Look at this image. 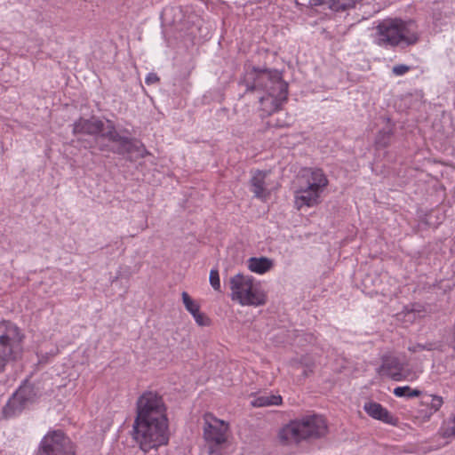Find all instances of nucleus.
Listing matches in <instances>:
<instances>
[{
	"label": "nucleus",
	"mask_w": 455,
	"mask_h": 455,
	"mask_svg": "<svg viewBox=\"0 0 455 455\" xmlns=\"http://www.w3.org/2000/svg\"><path fill=\"white\" fill-rule=\"evenodd\" d=\"M74 132L92 135L100 134L101 137L107 138L116 144L112 148H108V145L100 144L99 146L100 151H111L122 156L126 155L127 160L130 162H135L149 155L143 143L136 139L121 135L111 121L106 120L104 122L95 116H91L89 118L80 117L74 124Z\"/></svg>",
	"instance_id": "f257e3e1"
},
{
	"label": "nucleus",
	"mask_w": 455,
	"mask_h": 455,
	"mask_svg": "<svg viewBox=\"0 0 455 455\" xmlns=\"http://www.w3.org/2000/svg\"><path fill=\"white\" fill-rule=\"evenodd\" d=\"M243 83L249 91H264L258 96L262 110L271 114L281 110L287 100L288 84L277 70L249 66L245 69Z\"/></svg>",
	"instance_id": "f03ea898"
},
{
	"label": "nucleus",
	"mask_w": 455,
	"mask_h": 455,
	"mask_svg": "<svg viewBox=\"0 0 455 455\" xmlns=\"http://www.w3.org/2000/svg\"><path fill=\"white\" fill-rule=\"evenodd\" d=\"M419 39L418 27L412 20L387 18L379 22L373 36L374 44L382 48L410 46Z\"/></svg>",
	"instance_id": "7ed1b4c3"
},
{
	"label": "nucleus",
	"mask_w": 455,
	"mask_h": 455,
	"mask_svg": "<svg viewBox=\"0 0 455 455\" xmlns=\"http://www.w3.org/2000/svg\"><path fill=\"white\" fill-rule=\"evenodd\" d=\"M132 437L144 452L156 450L169 442L168 419H134Z\"/></svg>",
	"instance_id": "20e7f679"
},
{
	"label": "nucleus",
	"mask_w": 455,
	"mask_h": 455,
	"mask_svg": "<svg viewBox=\"0 0 455 455\" xmlns=\"http://www.w3.org/2000/svg\"><path fill=\"white\" fill-rule=\"evenodd\" d=\"M327 433V423L319 415L307 416L301 420L291 421L279 433L281 440L287 443H299L301 440L320 438Z\"/></svg>",
	"instance_id": "39448f33"
},
{
	"label": "nucleus",
	"mask_w": 455,
	"mask_h": 455,
	"mask_svg": "<svg viewBox=\"0 0 455 455\" xmlns=\"http://www.w3.org/2000/svg\"><path fill=\"white\" fill-rule=\"evenodd\" d=\"M230 298L241 306H263L267 302V294L259 283L251 275L236 274L229 279Z\"/></svg>",
	"instance_id": "423d86ee"
},
{
	"label": "nucleus",
	"mask_w": 455,
	"mask_h": 455,
	"mask_svg": "<svg viewBox=\"0 0 455 455\" xmlns=\"http://www.w3.org/2000/svg\"><path fill=\"white\" fill-rule=\"evenodd\" d=\"M25 335L13 323H0V373L11 361L16 360L21 354Z\"/></svg>",
	"instance_id": "0eeeda50"
},
{
	"label": "nucleus",
	"mask_w": 455,
	"mask_h": 455,
	"mask_svg": "<svg viewBox=\"0 0 455 455\" xmlns=\"http://www.w3.org/2000/svg\"><path fill=\"white\" fill-rule=\"evenodd\" d=\"M203 437L208 445L210 455H221L222 447L228 443L229 435L228 422L207 412L203 417Z\"/></svg>",
	"instance_id": "6e6552de"
},
{
	"label": "nucleus",
	"mask_w": 455,
	"mask_h": 455,
	"mask_svg": "<svg viewBox=\"0 0 455 455\" xmlns=\"http://www.w3.org/2000/svg\"><path fill=\"white\" fill-rule=\"evenodd\" d=\"M166 410L162 395L155 391H145L136 402L135 419H168Z\"/></svg>",
	"instance_id": "1a4fd4ad"
},
{
	"label": "nucleus",
	"mask_w": 455,
	"mask_h": 455,
	"mask_svg": "<svg viewBox=\"0 0 455 455\" xmlns=\"http://www.w3.org/2000/svg\"><path fill=\"white\" fill-rule=\"evenodd\" d=\"M38 455H76V448L61 430H52L41 440Z\"/></svg>",
	"instance_id": "9d476101"
},
{
	"label": "nucleus",
	"mask_w": 455,
	"mask_h": 455,
	"mask_svg": "<svg viewBox=\"0 0 455 455\" xmlns=\"http://www.w3.org/2000/svg\"><path fill=\"white\" fill-rule=\"evenodd\" d=\"M323 192L307 188L306 185H301L299 188L295 191V205L297 209H301L304 206L314 207L321 203V196Z\"/></svg>",
	"instance_id": "9b49d317"
},
{
	"label": "nucleus",
	"mask_w": 455,
	"mask_h": 455,
	"mask_svg": "<svg viewBox=\"0 0 455 455\" xmlns=\"http://www.w3.org/2000/svg\"><path fill=\"white\" fill-rule=\"evenodd\" d=\"M304 185L307 188L319 190L323 193L327 188L329 180L325 173L319 168L305 169L301 176Z\"/></svg>",
	"instance_id": "f8f14e48"
},
{
	"label": "nucleus",
	"mask_w": 455,
	"mask_h": 455,
	"mask_svg": "<svg viewBox=\"0 0 455 455\" xmlns=\"http://www.w3.org/2000/svg\"><path fill=\"white\" fill-rule=\"evenodd\" d=\"M379 372L395 381H401L406 379V375L403 372V364L395 356L385 357Z\"/></svg>",
	"instance_id": "ddd939ff"
},
{
	"label": "nucleus",
	"mask_w": 455,
	"mask_h": 455,
	"mask_svg": "<svg viewBox=\"0 0 455 455\" xmlns=\"http://www.w3.org/2000/svg\"><path fill=\"white\" fill-rule=\"evenodd\" d=\"M366 413L375 419L393 424V417L381 404L375 402L366 403L363 406Z\"/></svg>",
	"instance_id": "4468645a"
},
{
	"label": "nucleus",
	"mask_w": 455,
	"mask_h": 455,
	"mask_svg": "<svg viewBox=\"0 0 455 455\" xmlns=\"http://www.w3.org/2000/svg\"><path fill=\"white\" fill-rule=\"evenodd\" d=\"M266 177L267 172L258 171L251 179V191L257 198L266 199L268 196V193L265 188Z\"/></svg>",
	"instance_id": "2eb2a0df"
},
{
	"label": "nucleus",
	"mask_w": 455,
	"mask_h": 455,
	"mask_svg": "<svg viewBox=\"0 0 455 455\" xmlns=\"http://www.w3.org/2000/svg\"><path fill=\"white\" fill-rule=\"evenodd\" d=\"M24 403L12 395L6 404L3 407L2 414L4 419H11L21 413L25 409Z\"/></svg>",
	"instance_id": "dca6fc26"
},
{
	"label": "nucleus",
	"mask_w": 455,
	"mask_h": 455,
	"mask_svg": "<svg viewBox=\"0 0 455 455\" xmlns=\"http://www.w3.org/2000/svg\"><path fill=\"white\" fill-rule=\"evenodd\" d=\"M273 267L271 259L261 257V258H250L248 259V268L257 274H264L269 271Z\"/></svg>",
	"instance_id": "f3484780"
},
{
	"label": "nucleus",
	"mask_w": 455,
	"mask_h": 455,
	"mask_svg": "<svg viewBox=\"0 0 455 455\" xmlns=\"http://www.w3.org/2000/svg\"><path fill=\"white\" fill-rule=\"evenodd\" d=\"M282 396L279 395H264L256 397L251 402V405L254 407L280 405L282 403Z\"/></svg>",
	"instance_id": "a211bd4d"
},
{
	"label": "nucleus",
	"mask_w": 455,
	"mask_h": 455,
	"mask_svg": "<svg viewBox=\"0 0 455 455\" xmlns=\"http://www.w3.org/2000/svg\"><path fill=\"white\" fill-rule=\"evenodd\" d=\"M13 395L20 399L25 406L32 403L36 398V392L34 387L30 385L21 386Z\"/></svg>",
	"instance_id": "6ab92c4d"
},
{
	"label": "nucleus",
	"mask_w": 455,
	"mask_h": 455,
	"mask_svg": "<svg viewBox=\"0 0 455 455\" xmlns=\"http://www.w3.org/2000/svg\"><path fill=\"white\" fill-rule=\"evenodd\" d=\"M392 135L393 131L389 125L387 128H383L381 131H379L375 140L376 148L380 149L388 147L391 142Z\"/></svg>",
	"instance_id": "aec40b11"
},
{
	"label": "nucleus",
	"mask_w": 455,
	"mask_h": 455,
	"mask_svg": "<svg viewBox=\"0 0 455 455\" xmlns=\"http://www.w3.org/2000/svg\"><path fill=\"white\" fill-rule=\"evenodd\" d=\"M359 0H327L330 8L335 12L353 8Z\"/></svg>",
	"instance_id": "412c9836"
},
{
	"label": "nucleus",
	"mask_w": 455,
	"mask_h": 455,
	"mask_svg": "<svg viewBox=\"0 0 455 455\" xmlns=\"http://www.w3.org/2000/svg\"><path fill=\"white\" fill-rule=\"evenodd\" d=\"M182 302L185 308L193 315L200 310L199 304L194 300L187 291L181 293Z\"/></svg>",
	"instance_id": "4be33fe9"
},
{
	"label": "nucleus",
	"mask_w": 455,
	"mask_h": 455,
	"mask_svg": "<svg viewBox=\"0 0 455 455\" xmlns=\"http://www.w3.org/2000/svg\"><path fill=\"white\" fill-rule=\"evenodd\" d=\"M421 391L418 389H411L409 386L397 387L394 389V395L397 397H418Z\"/></svg>",
	"instance_id": "5701e85b"
},
{
	"label": "nucleus",
	"mask_w": 455,
	"mask_h": 455,
	"mask_svg": "<svg viewBox=\"0 0 455 455\" xmlns=\"http://www.w3.org/2000/svg\"><path fill=\"white\" fill-rule=\"evenodd\" d=\"M426 403L434 411H437L440 410L442 405L443 404V399L442 396L437 395H426Z\"/></svg>",
	"instance_id": "b1692460"
},
{
	"label": "nucleus",
	"mask_w": 455,
	"mask_h": 455,
	"mask_svg": "<svg viewBox=\"0 0 455 455\" xmlns=\"http://www.w3.org/2000/svg\"><path fill=\"white\" fill-rule=\"evenodd\" d=\"M210 283L215 291H220V280L218 269H212L210 272Z\"/></svg>",
	"instance_id": "393cba45"
},
{
	"label": "nucleus",
	"mask_w": 455,
	"mask_h": 455,
	"mask_svg": "<svg viewBox=\"0 0 455 455\" xmlns=\"http://www.w3.org/2000/svg\"><path fill=\"white\" fill-rule=\"evenodd\" d=\"M193 317L199 326H209L211 324L210 318L204 313H201L200 310L193 315Z\"/></svg>",
	"instance_id": "a878e982"
},
{
	"label": "nucleus",
	"mask_w": 455,
	"mask_h": 455,
	"mask_svg": "<svg viewBox=\"0 0 455 455\" xmlns=\"http://www.w3.org/2000/svg\"><path fill=\"white\" fill-rule=\"evenodd\" d=\"M411 70V66L405 64H398L393 67L392 73L396 76H401Z\"/></svg>",
	"instance_id": "bb28decb"
},
{
	"label": "nucleus",
	"mask_w": 455,
	"mask_h": 455,
	"mask_svg": "<svg viewBox=\"0 0 455 455\" xmlns=\"http://www.w3.org/2000/svg\"><path fill=\"white\" fill-rule=\"evenodd\" d=\"M443 436L445 438L455 437V414L452 419V426L443 428Z\"/></svg>",
	"instance_id": "cd10ccee"
},
{
	"label": "nucleus",
	"mask_w": 455,
	"mask_h": 455,
	"mask_svg": "<svg viewBox=\"0 0 455 455\" xmlns=\"http://www.w3.org/2000/svg\"><path fill=\"white\" fill-rule=\"evenodd\" d=\"M159 81V77L155 73H149L145 78V82L147 84H153Z\"/></svg>",
	"instance_id": "c85d7f7f"
},
{
	"label": "nucleus",
	"mask_w": 455,
	"mask_h": 455,
	"mask_svg": "<svg viewBox=\"0 0 455 455\" xmlns=\"http://www.w3.org/2000/svg\"><path fill=\"white\" fill-rule=\"evenodd\" d=\"M424 349H427V350H430L431 347H427L425 345H421V344H417L413 347H409V350L415 353V352H418L419 350H424Z\"/></svg>",
	"instance_id": "c756f323"
},
{
	"label": "nucleus",
	"mask_w": 455,
	"mask_h": 455,
	"mask_svg": "<svg viewBox=\"0 0 455 455\" xmlns=\"http://www.w3.org/2000/svg\"><path fill=\"white\" fill-rule=\"evenodd\" d=\"M275 125L278 127H283L285 124L275 123Z\"/></svg>",
	"instance_id": "7c9ffc66"
},
{
	"label": "nucleus",
	"mask_w": 455,
	"mask_h": 455,
	"mask_svg": "<svg viewBox=\"0 0 455 455\" xmlns=\"http://www.w3.org/2000/svg\"><path fill=\"white\" fill-rule=\"evenodd\" d=\"M383 120L386 121L387 124H389L390 118L387 117V118H383Z\"/></svg>",
	"instance_id": "2f4dec72"
}]
</instances>
